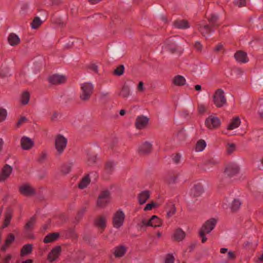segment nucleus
Returning <instances> with one entry per match:
<instances>
[{
  "label": "nucleus",
  "mask_w": 263,
  "mask_h": 263,
  "mask_svg": "<svg viewBox=\"0 0 263 263\" xmlns=\"http://www.w3.org/2000/svg\"><path fill=\"white\" fill-rule=\"evenodd\" d=\"M93 87V85L89 82L81 84L80 99L83 101L88 100L92 93Z\"/></svg>",
  "instance_id": "f257e3e1"
},
{
  "label": "nucleus",
  "mask_w": 263,
  "mask_h": 263,
  "mask_svg": "<svg viewBox=\"0 0 263 263\" xmlns=\"http://www.w3.org/2000/svg\"><path fill=\"white\" fill-rule=\"evenodd\" d=\"M213 102L217 107H221L227 103V99L221 89H217L213 95Z\"/></svg>",
  "instance_id": "f03ea898"
},
{
  "label": "nucleus",
  "mask_w": 263,
  "mask_h": 263,
  "mask_svg": "<svg viewBox=\"0 0 263 263\" xmlns=\"http://www.w3.org/2000/svg\"><path fill=\"white\" fill-rule=\"evenodd\" d=\"M67 144V139L62 135L59 134L55 137V147L59 155L64 151Z\"/></svg>",
  "instance_id": "7ed1b4c3"
},
{
  "label": "nucleus",
  "mask_w": 263,
  "mask_h": 263,
  "mask_svg": "<svg viewBox=\"0 0 263 263\" xmlns=\"http://www.w3.org/2000/svg\"><path fill=\"white\" fill-rule=\"evenodd\" d=\"M125 217V214L122 210H118L116 211L112 217V224L114 227L116 229L120 228L123 224Z\"/></svg>",
  "instance_id": "20e7f679"
},
{
  "label": "nucleus",
  "mask_w": 263,
  "mask_h": 263,
  "mask_svg": "<svg viewBox=\"0 0 263 263\" xmlns=\"http://www.w3.org/2000/svg\"><path fill=\"white\" fill-rule=\"evenodd\" d=\"M110 198L109 192L107 190L102 191L98 197L97 203L98 206H105L109 202Z\"/></svg>",
  "instance_id": "39448f33"
},
{
  "label": "nucleus",
  "mask_w": 263,
  "mask_h": 263,
  "mask_svg": "<svg viewBox=\"0 0 263 263\" xmlns=\"http://www.w3.org/2000/svg\"><path fill=\"white\" fill-rule=\"evenodd\" d=\"M149 119L144 115L138 116L135 120V127L138 129L145 128L149 123Z\"/></svg>",
  "instance_id": "423d86ee"
},
{
  "label": "nucleus",
  "mask_w": 263,
  "mask_h": 263,
  "mask_svg": "<svg viewBox=\"0 0 263 263\" xmlns=\"http://www.w3.org/2000/svg\"><path fill=\"white\" fill-rule=\"evenodd\" d=\"M204 190L203 186L200 182H194L191 186L190 194L192 197H197L202 195Z\"/></svg>",
  "instance_id": "0eeeda50"
},
{
  "label": "nucleus",
  "mask_w": 263,
  "mask_h": 263,
  "mask_svg": "<svg viewBox=\"0 0 263 263\" xmlns=\"http://www.w3.org/2000/svg\"><path fill=\"white\" fill-rule=\"evenodd\" d=\"M205 125L209 129L216 128L220 125V121L219 119L215 116H210L205 121Z\"/></svg>",
  "instance_id": "6e6552de"
},
{
  "label": "nucleus",
  "mask_w": 263,
  "mask_h": 263,
  "mask_svg": "<svg viewBox=\"0 0 263 263\" xmlns=\"http://www.w3.org/2000/svg\"><path fill=\"white\" fill-rule=\"evenodd\" d=\"M162 222L161 220L155 215L153 216L148 220L143 219L142 220V226H151L153 227H161Z\"/></svg>",
  "instance_id": "1a4fd4ad"
},
{
  "label": "nucleus",
  "mask_w": 263,
  "mask_h": 263,
  "mask_svg": "<svg viewBox=\"0 0 263 263\" xmlns=\"http://www.w3.org/2000/svg\"><path fill=\"white\" fill-rule=\"evenodd\" d=\"M217 220L215 218H210L206 220L202 226L200 230L207 234L210 233L215 227Z\"/></svg>",
  "instance_id": "9d476101"
},
{
  "label": "nucleus",
  "mask_w": 263,
  "mask_h": 263,
  "mask_svg": "<svg viewBox=\"0 0 263 263\" xmlns=\"http://www.w3.org/2000/svg\"><path fill=\"white\" fill-rule=\"evenodd\" d=\"M239 167L237 164L231 163L226 167L224 174L229 177H232L236 175L239 172Z\"/></svg>",
  "instance_id": "9b49d317"
},
{
  "label": "nucleus",
  "mask_w": 263,
  "mask_h": 263,
  "mask_svg": "<svg viewBox=\"0 0 263 263\" xmlns=\"http://www.w3.org/2000/svg\"><path fill=\"white\" fill-rule=\"evenodd\" d=\"M220 161V158L218 156L212 154H209L205 159L204 164L208 167H210L217 165Z\"/></svg>",
  "instance_id": "f8f14e48"
},
{
  "label": "nucleus",
  "mask_w": 263,
  "mask_h": 263,
  "mask_svg": "<svg viewBox=\"0 0 263 263\" xmlns=\"http://www.w3.org/2000/svg\"><path fill=\"white\" fill-rule=\"evenodd\" d=\"M21 145L24 150H29L33 147L34 142L31 138L23 136L21 139Z\"/></svg>",
  "instance_id": "ddd939ff"
},
{
  "label": "nucleus",
  "mask_w": 263,
  "mask_h": 263,
  "mask_svg": "<svg viewBox=\"0 0 263 263\" xmlns=\"http://www.w3.org/2000/svg\"><path fill=\"white\" fill-rule=\"evenodd\" d=\"M12 171V167L8 164H5L0 172V182H4L8 179Z\"/></svg>",
  "instance_id": "4468645a"
},
{
  "label": "nucleus",
  "mask_w": 263,
  "mask_h": 263,
  "mask_svg": "<svg viewBox=\"0 0 263 263\" xmlns=\"http://www.w3.org/2000/svg\"><path fill=\"white\" fill-rule=\"evenodd\" d=\"M20 192L27 196H30L35 194V191L31 185L28 184H24L19 187Z\"/></svg>",
  "instance_id": "2eb2a0df"
},
{
  "label": "nucleus",
  "mask_w": 263,
  "mask_h": 263,
  "mask_svg": "<svg viewBox=\"0 0 263 263\" xmlns=\"http://www.w3.org/2000/svg\"><path fill=\"white\" fill-rule=\"evenodd\" d=\"M61 252V247L60 246H56L53 248L48 255V259L51 261L55 260L60 255Z\"/></svg>",
  "instance_id": "dca6fc26"
},
{
  "label": "nucleus",
  "mask_w": 263,
  "mask_h": 263,
  "mask_svg": "<svg viewBox=\"0 0 263 263\" xmlns=\"http://www.w3.org/2000/svg\"><path fill=\"white\" fill-rule=\"evenodd\" d=\"M49 81L53 84H60L65 82L66 78L64 75L55 74L49 78Z\"/></svg>",
  "instance_id": "f3484780"
},
{
  "label": "nucleus",
  "mask_w": 263,
  "mask_h": 263,
  "mask_svg": "<svg viewBox=\"0 0 263 263\" xmlns=\"http://www.w3.org/2000/svg\"><path fill=\"white\" fill-rule=\"evenodd\" d=\"M227 202L229 203V204H231L230 208L233 211L237 210L241 205V202L237 199H234L231 202L226 200V202H223L222 204V208L224 209H227L228 207Z\"/></svg>",
  "instance_id": "a211bd4d"
},
{
  "label": "nucleus",
  "mask_w": 263,
  "mask_h": 263,
  "mask_svg": "<svg viewBox=\"0 0 263 263\" xmlns=\"http://www.w3.org/2000/svg\"><path fill=\"white\" fill-rule=\"evenodd\" d=\"M234 57L236 61L240 63H247L249 61L247 53L241 50L237 51Z\"/></svg>",
  "instance_id": "6ab92c4d"
},
{
  "label": "nucleus",
  "mask_w": 263,
  "mask_h": 263,
  "mask_svg": "<svg viewBox=\"0 0 263 263\" xmlns=\"http://www.w3.org/2000/svg\"><path fill=\"white\" fill-rule=\"evenodd\" d=\"M152 144L148 142H145L138 148V152L140 154H147L150 153Z\"/></svg>",
  "instance_id": "aec40b11"
},
{
  "label": "nucleus",
  "mask_w": 263,
  "mask_h": 263,
  "mask_svg": "<svg viewBox=\"0 0 263 263\" xmlns=\"http://www.w3.org/2000/svg\"><path fill=\"white\" fill-rule=\"evenodd\" d=\"M186 234L181 228L176 229L173 234V238L176 241H180L185 237Z\"/></svg>",
  "instance_id": "412c9836"
},
{
  "label": "nucleus",
  "mask_w": 263,
  "mask_h": 263,
  "mask_svg": "<svg viewBox=\"0 0 263 263\" xmlns=\"http://www.w3.org/2000/svg\"><path fill=\"white\" fill-rule=\"evenodd\" d=\"M164 49H168L174 53L176 50V45L175 44L173 39H169L165 41L164 46L162 47Z\"/></svg>",
  "instance_id": "4be33fe9"
},
{
  "label": "nucleus",
  "mask_w": 263,
  "mask_h": 263,
  "mask_svg": "<svg viewBox=\"0 0 263 263\" xmlns=\"http://www.w3.org/2000/svg\"><path fill=\"white\" fill-rule=\"evenodd\" d=\"M59 236L60 234L58 232L50 233L45 236L43 240V241L46 243L52 242L57 240L59 238Z\"/></svg>",
  "instance_id": "5701e85b"
},
{
  "label": "nucleus",
  "mask_w": 263,
  "mask_h": 263,
  "mask_svg": "<svg viewBox=\"0 0 263 263\" xmlns=\"http://www.w3.org/2000/svg\"><path fill=\"white\" fill-rule=\"evenodd\" d=\"M8 41L10 45L15 46L20 43V39L18 35L12 33L8 36Z\"/></svg>",
  "instance_id": "b1692460"
},
{
  "label": "nucleus",
  "mask_w": 263,
  "mask_h": 263,
  "mask_svg": "<svg viewBox=\"0 0 263 263\" xmlns=\"http://www.w3.org/2000/svg\"><path fill=\"white\" fill-rule=\"evenodd\" d=\"M106 218L104 216H100L96 219L95 223L99 229L103 230L106 227Z\"/></svg>",
  "instance_id": "393cba45"
},
{
  "label": "nucleus",
  "mask_w": 263,
  "mask_h": 263,
  "mask_svg": "<svg viewBox=\"0 0 263 263\" xmlns=\"http://www.w3.org/2000/svg\"><path fill=\"white\" fill-rule=\"evenodd\" d=\"M198 29L204 36H209L212 32V30L208 25H200Z\"/></svg>",
  "instance_id": "a878e982"
},
{
  "label": "nucleus",
  "mask_w": 263,
  "mask_h": 263,
  "mask_svg": "<svg viewBox=\"0 0 263 263\" xmlns=\"http://www.w3.org/2000/svg\"><path fill=\"white\" fill-rule=\"evenodd\" d=\"M174 26L178 29H183L189 28L188 22L185 20H177L174 22Z\"/></svg>",
  "instance_id": "bb28decb"
},
{
  "label": "nucleus",
  "mask_w": 263,
  "mask_h": 263,
  "mask_svg": "<svg viewBox=\"0 0 263 263\" xmlns=\"http://www.w3.org/2000/svg\"><path fill=\"white\" fill-rule=\"evenodd\" d=\"M240 119L239 117H236L234 118L228 125V129L233 130L238 127L240 125Z\"/></svg>",
  "instance_id": "cd10ccee"
},
{
  "label": "nucleus",
  "mask_w": 263,
  "mask_h": 263,
  "mask_svg": "<svg viewBox=\"0 0 263 263\" xmlns=\"http://www.w3.org/2000/svg\"><path fill=\"white\" fill-rule=\"evenodd\" d=\"M149 197V193L148 191H145L142 192L139 194L138 196L139 202L141 204H144L145 203L146 200Z\"/></svg>",
  "instance_id": "c85d7f7f"
},
{
  "label": "nucleus",
  "mask_w": 263,
  "mask_h": 263,
  "mask_svg": "<svg viewBox=\"0 0 263 263\" xmlns=\"http://www.w3.org/2000/svg\"><path fill=\"white\" fill-rule=\"evenodd\" d=\"M220 252L222 254L227 253V258L229 260H233L236 258V253L234 251H229L227 248H222L220 249Z\"/></svg>",
  "instance_id": "c756f323"
},
{
  "label": "nucleus",
  "mask_w": 263,
  "mask_h": 263,
  "mask_svg": "<svg viewBox=\"0 0 263 263\" xmlns=\"http://www.w3.org/2000/svg\"><path fill=\"white\" fill-rule=\"evenodd\" d=\"M185 79L182 76L177 75L173 79V83L177 86H182L185 84Z\"/></svg>",
  "instance_id": "7c9ffc66"
},
{
  "label": "nucleus",
  "mask_w": 263,
  "mask_h": 263,
  "mask_svg": "<svg viewBox=\"0 0 263 263\" xmlns=\"http://www.w3.org/2000/svg\"><path fill=\"white\" fill-rule=\"evenodd\" d=\"M178 176L179 175L177 173L173 172L170 173L166 179L167 183L172 184L176 183Z\"/></svg>",
  "instance_id": "2f4dec72"
},
{
  "label": "nucleus",
  "mask_w": 263,
  "mask_h": 263,
  "mask_svg": "<svg viewBox=\"0 0 263 263\" xmlns=\"http://www.w3.org/2000/svg\"><path fill=\"white\" fill-rule=\"evenodd\" d=\"M206 146V144L204 140H199L196 143L195 148V151L197 152H202L205 149Z\"/></svg>",
  "instance_id": "473e14b6"
},
{
  "label": "nucleus",
  "mask_w": 263,
  "mask_h": 263,
  "mask_svg": "<svg viewBox=\"0 0 263 263\" xmlns=\"http://www.w3.org/2000/svg\"><path fill=\"white\" fill-rule=\"evenodd\" d=\"M32 246L31 244H27L23 247L21 251V255L23 256L32 252Z\"/></svg>",
  "instance_id": "72a5a7b5"
},
{
  "label": "nucleus",
  "mask_w": 263,
  "mask_h": 263,
  "mask_svg": "<svg viewBox=\"0 0 263 263\" xmlns=\"http://www.w3.org/2000/svg\"><path fill=\"white\" fill-rule=\"evenodd\" d=\"M126 252V249L123 246H119L116 248L115 255L116 257H120L123 256Z\"/></svg>",
  "instance_id": "f704fd0d"
},
{
  "label": "nucleus",
  "mask_w": 263,
  "mask_h": 263,
  "mask_svg": "<svg viewBox=\"0 0 263 263\" xmlns=\"http://www.w3.org/2000/svg\"><path fill=\"white\" fill-rule=\"evenodd\" d=\"M90 183V179L88 175L84 177L79 184V187L80 189H84Z\"/></svg>",
  "instance_id": "c9c22d12"
},
{
  "label": "nucleus",
  "mask_w": 263,
  "mask_h": 263,
  "mask_svg": "<svg viewBox=\"0 0 263 263\" xmlns=\"http://www.w3.org/2000/svg\"><path fill=\"white\" fill-rule=\"evenodd\" d=\"M130 94L129 87L127 85H123L120 92V95L123 98H127L129 96Z\"/></svg>",
  "instance_id": "e433bc0d"
},
{
  "label": "nucleus",
  "mask_w": 263,
  "mask_h": 263,
  "mask_svg": "<svg viewBox=\"0 0 263 263\" xmlns=\"http://www.w3.org/2000/svg\"><path fill=\"white\" fill-rule=\"evenodd\" d=\"M176 212V208L174 204L171 203L168 205L166 215L170 217L173 216Z\"/></svg>",
  "instance_id": "4c0bfd02"
},
{
  "label": "nucleus",
  "mask_w": 263,
  "mask_h": 263,
  "mask_svg": "<svg viewBox=\"0 0 263 263\" xmlns=\"http://www.w3.org/2000/svg\"><path fill=\"white\" fill-rule=\"evenodd\" d=\"M96 156L93 154H88L87 163L88 165H91L96 162Z\"/></svg>",
  "instance_id": "58836bf2"
},
{
  "label": "nucleus",
  "mask_w": 263,
  "mask_h": 263,
  "mask_svg": "<svg viewBox=\"0 0 263 263\" xmlns=\"http://www.w3.org/2000/svg\"><path fill=\"white\" fill-rule=\"evenodd\" d=\"M30 99V94L27 91H25L22 93L21 97V101L23 104H26L28 103Z\"/></svg>",
  "instance_id": "ea45409f"
},
{
  "label": "nucleus",
  "mask_w": 263,
  "mask_h": 263,
  "mask_svg": "<svg viewBox=\"0 0 263 263\" xmlns=\"http://www.w3.org/2000/svg\"><path fill=\"white\" fill-rule=\"evenodd\" d=\"M236 148L235 145L233 143H228L226 144V152L227 154H231L233 153Z\"/></svg>",
  "instance_id": "a19ab883"
},
{
  "label": "nucleus",
  "mask_w": 263,
  "mask_h": 263,
  "mask_svg": "<svg viewBox=\"0 0 263 263\" xmlns=\"http://www.w3.org/2000/svg\"><path fill=\"white\" fill-rule=\"evenodd\" d=\"M73 165V162L69 161L67 164H65L62 170V171L64 174H68L71 170V167Z\"/></svg>",
  "instance_id": "79ce46f5"
},
{
  "label": "nucleus",
  "mask_w": 263,
  "mask_h": 263,
  "mask_svg": "<svg viewBox=\"0 0 263 263\" xmlns=\"http://www.w3.org/2000/svg\"><path fill=\"white\" fill-rule=\"evenodd\" d=\"M42 21L39 17H36L32 22L31 25L32 28L36 29L41 25Z\"/></svg>",
  "instance_id": "37998d69"
},
{
  "label": "nucleus",
  "mask_w": 263,
  "mask_h": 263,
  "mask_svg": "<svg viewBox=\"0 0 263 263\" xmlns=\"http://www.w3.org/2000/svg\"><path fill=\"white\" fill-rule=\"evenodd\" d=\"M115 164L114 162L108 161L106 163L105 165V170L107 173H111L114 169Z\"/></svg>",
  "instance_id": "c03bdc74"
},
{
  "label": "nucleus",
  "mask_w": 263,
  "mask_h": 263,
  "mask_svg": "<svg viewBox=\"0 0 263 263\" xmlns=\"http://www.w3.org/2000/svg\"><path fill=\"white\" fill-rule=\"evenodd\" d=\"M124 70V66L123 65H120L115 69L114 73L115 75L121 76L123 73Z\"/></svg>",
  "instance_id": "a18cd8bd"
},
{
  "label": "nucleus",
  "mask_w": 263,
  "mask_h": 263,
  "mask_svg": "<svg viewBox=\"0 0 263 263\" xmlns=\"http://www.w3.org/2000/svg\"><path fill=\"white\" fill-rule=\"evenodd\" d=\"M7 116V111L6 109L0 108V122L4 121Z\"/></svg>",
  "instance_id": "49530a36"
},
{
  "label": "nucleus",
  "mask_w": 263,
  "mask_h": 263,
  "mask_svg": "<svg viewBox=\"0 0 263 263\" xmlns=\"http://www.w3.org/2000/svg\"><path fill=\"white\" fill-rule=\"evenodd\" d=\"M35 222V218L32 217L30 218L29 221L26 223L25 226V229L27 230L31 229Z\"/></svg>",
  "instance_id": "de8ad7c7"
},
{
  "label": "nucleus",
  "mask_w": 263,
  "mask_h": 263,
  "mask_svg": "<svg viewBox=\"0 0 263 263\" xmlns=\"http://www.w3.org/2000/svg\"><path fill=\"white\" fill-rule=\"evenodd\" d=\"M15 237L13 234H9L6 239L5 243L7 245H10L14 240Z\"/></svg>",
  "instance_id": "09e8293b"
},
{
  "label": "nucleus",
  "mask_w": 263,
  "mask_h": 263,
  "mask_svg": "<svg viewBox=\"0 0 263 263\" xmlns=\"http://www.w3.org/2000/svg\"><path fill=\"white\" fill-rule=\"evenodd\" d=\"M207 109V107L203 104H199L198 105V110L200 114L204 113Z\"/></svg>",
  "instance_id": "8fccbe9b"
},
{
  "label": "nucleus",
  "mask_w": 263,
  "mask_h": 263,
  "mask_svg": "<svg viewBox=\"0 0 263 263\" xmlns=\"http://www.w3.org/2000/svg\"><path fill=\"white\" fill-rule=\"evenodd\" d=\"M224 50L223 45L221 44H218L214 48V51L216 52L223 53Z\"/></svg>",
  "instance_id": "3c124183"
},
{
  "label": "nucleus",
  "mask_w": 263,
  "mask_h": 263,
  "mask_svg": "<svg viewBox=\"0 0 263 263\" xmlns=\"http://www.w3.org/2000/svg\"><path fill=\"white\" fill-rule=\"evenodd\" d=\"M218 16L216 14H212L210 18H209V22L212 23V25L213 27L216 26L215 24V22L217 20Z\"/></svg>",
  "instance_id": "603ef678"
},
{
  "label": "nucleus",
  "mask_w": 263,
  "mask_h": 263,
  "mask_svg": "<svg viewBox=\"0 0 263 263\" xmlns=\"http://www.w3.org/2000/svg\"><path fill=\"white\" fill-rule=\"evenodd\" d=\"M60 117V114L59 112L54 111L51 116V120L52 121H57Z\"/></svg>",
  "instance_id": "864d4df0"
},
{
  "label": "nucleus",
  "mask_w": 263,
  "mask_h": 263,
  "mask_svg": "<svg viewBox=\"0 0 263 263\" xmlns=\"http://www.w3.org/2000/svg\"><path fill=\"white\" fill-rule=\"evenodd\" d=\"M174 258L172 255L168 254L165 258V263H174Z\"/></svg>",
  "instance_id": "5fc2aeb1"
},
{
  "label": "nucleus",
  "mask_w": 263,
  "mask_h": 263,
  "mask_svg": "<svg viewBox=\"0 0 263 263\" xmlns=\"http://www.w3.org/2000/svg\"><path fill=\"white\" fill-rule=\"evenodd\" d=\"M234 3L235 5L238 7H242L246 4V0H235Z\"/></svg>",
  "instance_id": "6e6d98bb"
},
{
  "label": "nucleus",
  "mask_w": 263,
  "mask_h": 263,
  "mask_svg": "<svg viewBox=\"0 0 263 263\" xmlns=\"http://www.w3.org/2000/svg\"><path fill=\"white\" fill-rule=\"evenodd\" d=\"M11 218V215H10L9 214H7L6 216L4 223V226L5 227H6L9 225Z\"/></svg>",
  "instance_id": "4d7b16f0"
},
{
  "label": "nucleus",
  "mask_w": 263,
  "mask_h": 263,
  "mask_svg": "<svg viewBox=\"0 0 263 263\" xmlns=\"http://www.w3.org/2000/svg\"><path fill=\"white\" fill-rule=\"evenodd\" d=\"M205 233H206L205 232H204L202 231H201V230L199 231V235L200 237H201V238H202L201 241H202V243L205 242L207 240L206 237L205 236Z\"/></svg>",
  "instance_id": "13d9d810"
},
{
  "label": "nucleus",
  "mask_w": 263,
  "mask_h": 263,
  "mask_svg": "<svg viewBox=\"0 0 263 263\" xmlns=\"http://www.w3.org/2000/svg\"><path fill=\"white\" fill-rule=\"evenodd\" d=\"M194 47H195V48L200 51L202 49V45L201 44V43L198 42V41H196L195 43V44H194Z\"/></svg>",
  "instance_id": "bf43d9fd"
},
{
  "label": "nucleus",
  "mask_w": 263,
  "mask_h": 263,
  "mask_svg": "<svg viewBox=\"0 0 263 263\" xmlns=\"http://www.w3.org/2000/svg\"><path fill=\"white\" fill-rule=\"evenodd\" d=\"M180 158L181 156L179 154H177L174 156V157L173 158V160L175 163H178L180 162Z\"/></svg>",
  "instance_id": "052dcab7"
},
{
  "label": "nucleus",
  "mask_w": 263,
  "mask_h": 263,
  "mask_svg": "<svg viewBox=\"0 0 263 263\" xmlns=\"http://www.w3.org/2000/svg\"><path fill=\"white\" fill-rule=\"evenodd\" d=\"M155 205V204L154 202L148 203L146 205L144 208L145 211L150 210Z\"/></svg>",
  "instance_id": "680f3d73"
},
{
  "label": "nucleus",
  "mask_w": 263,
  "mask_h": 263,
  "mask_svg": "<svg viewBox=\"0 0 263 263\" xmlns=\"http://www.w3.org/2000/svg\"><path fill=\"white\" fill-rule=\"evenodd\" d=\"M137 89L138 91L141 92L143 91L144 90V83L143 82H139L137 87Z\"/></svg>",
  "instance_id": "e2e57ef3"
},
{
  "label": "nucleus",
  "mask_w": 263,
  "mask_h": 263,
  "mask_svg": "<svg viewBox=\"0 0 263 263\" xmlns=\"http://www.w3.org/2000/svg\"><path fill=\"white\" fill-rule=\"evenodd\" d=\"M12 256L10 254L7 255L3 259V263H9L10 260L11 259Z\"/></svg>",
  "instance_id": "0e129e2a"
},
{
  "label": "nucleus",
  "mask_w": 263,
  "mask_h": 263,
  "mask_svg": "<svg viewBox=\"0 0 263 263\" xmlns=\"http://www.w3.org/2000/svg\"><path fill=\"white\" fill-rule=\"evenodd\" d=\"M27 119L24 117H21V119L18 121L17 123V126L18 127L21 125L23 123H24L25 121H26Z\"/></svg>",
  "instance_id": "69168bd1"
},
{
  "label": "nucleus",
  "mask_w": 263,
  "mask_h": 263,
  "mask_svg": "<svg viewBox=\"0 0 263 263\" xmlns=\"http://www.w3.org/2000/svg\"><path fill=\"white\" fill-rule=\"evenodd\" d=\"M0 74L2 77H7L10 75L9 74V70L8 69L6 70V71H4L3 69H2L0 72Z\"/></svg>",
  "instance_id": "338daca9"
},
{
  "label": "nucleus",
  "mask_w": 263,
  "mask_h": 263,
  "mask_svg": "<svg viewBox=\"0 0 263 263\" xmlns=\"http://www.w3.org/2000/svg\"><path fill=\"white\" fill-rule=\"evenodd\" d=\"M256 263H262L263 262V253L259 255L257 258L255 259Z\"/></svg>",
  "instance_id": "774afa93"
}]
</instances>
